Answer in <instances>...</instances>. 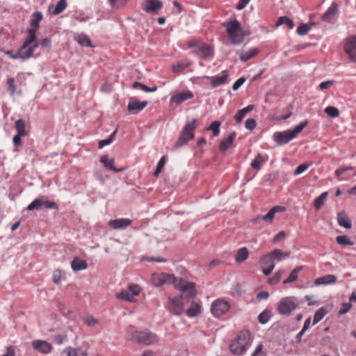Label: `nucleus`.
I'll return each instance as SVG.
<instances>
[{
    "instance_id": "a19ab883",
    "label": "nucleus",
    "mask_w": 356,
    "mask_h": 356,
    "mask_svg": "<svg viewBox=\"0 0 356 356\" xmlns=\"http://www.w3.org/2000/svg\"><path fill=\"white\" fill-rule=\"evenodd\" d=\"M327 314V311L324 307H321L317 309L314 316V320L312 325H314L321 321Z\"/></svg>"
},
{
    "instance_id": "58836bf2",
    "label": "nucleus",
    "mask_w": 356,
    "mask_h": 356,
    "mask_svg": "<svg viewBox=\"0 0 356 356\" xmlns=\"http://www.w3.org/2000/svg\"><path fill=\"white\" fill-rule=\"evenodd\" d=\"M220 124H221L220 122L213 121L207 128V130L211 131L212 132L213 137H216L220 134Z\"/></svg>"
},
{
    "instance_id": "f8f14e48",
    "label": "nucleus",
    "mask_w": 356,
    "mask_h": 356,
    "mask_svg": "<svg viewBox=\"0 0 356 356\" xmlns=\"http://www.w3.org/2000/svg\"><path fill=\"white\" fill-rule=\"evenodd\" d=\"M193 96V93L190 90L179 92L171 96L170 103L180 104L186 100L192 99Z\"/></svg>"
},
{
    "instance_id": "338daca9",
    "label": "nucleus",
    "mask_w": 356,
    "mask_h": 356,
    "mask_svg": "<svg viewBox=\"0 0 356 356\" xmlns=\"http://www.w3.org/2000/svg\"><path fill=\"white\" fill-rule=\"evenodd\" d=\"M309 168V165L306 163H302L300 165H298L296 169L294 171V175H298L302 172H304L305 170H307Z\"/></svg>"
},
{
    "instance_id": "1a4fd4ad",
    "label": "nucleus",
    "mask_w": 356,
    "mask_h": 356,
    "mask_svg": "<svg viewBox=\"0 0 356 356\" xmlns=\"http://www.w3.org/2000/svg\"><path fill=\"white\" fill-rule=\"evenodd\" d=\"M229 308L230 305L228 302L222 299H218L212 302L211 312L214 316L219 317L227 313Z\"/></svg>"
},
{
    "instance_id": "49530a36",
    "label": "nucleus",
    "mask_w": 356,
    "mask_h": 356,
    "mask_svg": "<svg viewBox=\"0 0 356 356\" xmlns=\"http://www.w3.org/2000/svg\"><path fill=\"white\" fill-rule=\"evenodd\" d=\"M129 0H108L110 6L114 9H120L124 7Z\"/></svg>"
},
{
    "instance_id": "8fccbe9b",
    "label": "nucleus",
    "mask_w": 356,
    "mask_h": 356,
    "mask_svg": "<svg viewBox=\"0 0 356 356\" xmlns=\"http://www.w3.org/2000/svg\"><path fill=\"white\" fill-rule=\"evenodd\" d=\"M133 88H140L142 90L146 92H154L157 90V87L156 86H154L153 88H149L141 83H139V82H135L133 84Z\"/></svg>"
},
{
    "instance_id": "5fc2aeb1",
    "label": "nucleus",
    "mask_w": 356,
    "mask_h": 356,
    "mask_svg": "<svg viewBox=\"0 0 356 356\" xmlns=\"http://www.w3.org/2000/svg\"><path fill=\"white\" fill-rule=\"evenodd\" d=\"M325 113L332 118H337L339 115V111L334 106H327L325 109Z\"/></svg>"
},
{
    "instance_id": "37998d69",
    "label": "nucleus",
    "mask_w": 356,
    "mask_h": 356,
    "mask_svg": "<svg viewBox=\"0 0 356 356\" xmlns=\"http://www.w3.org/2000/svg\"><path fill=\"white\" fill-rule=\"evenodd\" d=\"M285 271L283 269L277 270L272 277L268 279V283L271 285L277 284L279 283Z\"/></svg>"
},
{
    "instance_id": "4be33fe9",
    "label": "nucleus",
    "mask_w": 356,
    "mask_h": 356,
    "mask_svg": "<svg viewBox=\"0 0 356 356\" xmlns=\"http://www.w3.org/2000/svg\"><path fill=\"white\" fill-rule=\"evenodd\" d=\"M36 30L29 29L27 31V38L24 40L21 49L24 51L29 46L32 44L37 40Z\"/></svg>"
},
{
    "instance_id": "f3484780",
    "label": "nucleus",
    "mask_w": 356,
    "mask_h": 356,
    "mask_svg": "<svg viewBox=\"0 0 356 356\" xmlns=\"http://www.w3.org/2000/svg\"><path fill=\"white\" fill-rule=\"evenodd\" d=\"M284 211H285V208L284 207L275 206V207H273L272 209H270L266 215L259 216L257 218V220H263L264 221H267L270 223L273 222L274 217H275V214L277 212H283Z\"/></svg>"
},
{
    "instance_id": "f03ea898",
    "label": "nucleus",
    "mask_w": 356,
    "mask_h": 356,
    "mask_svg": "<svg viewBox=\"0 0 356 356\" xmlns=\"http://www.w3.org/2000/svg\"><path fill=\"white\" fill-rule=\"evenodd\" d=\"M252 339L250 330L246 329L241 330L236 337L230 343V352L235 355H242L245 354L251 345Z\"/></svg>"
},
{
    "instance_id": "e2e57ef3",
    "label": "nucleus",
    "mask_w": 356,
    "mask_h": 356,
    "mask_svg": "<svg viewBox=\"0 0 356 356\" xmlns=\"http://www.w3.org/2000/svg\"><path fill=\"white\" fill-rule=\"evenodd\" d=\"M40 45L42 48L49 51L51 48V40L48 38H45L40 41Z\"/></svg>"
},
{
    "instance_id": "c85d7f7f",
    "label": "nucleus",
    "mask_w": 356,
    "mask_h": 356,
    "mask_svg": "<svg viewBox=\"0 0 356 356\" xmlns=\"http://www.w3.org/2000/svg\"><path fill=\"white\" fill-rule=\"evenodd\" d=\"M337 12V5L335 3H332L330 7L323 14L322 18L325 21H330L336 15Z\"/></svg>"
},
{
    "instance_id": "72a5a7b5",
    "label": "nucleus",
    "mask_w": 356,
    "mask_h": 356,
    "mask_svg": "<svg viewBox=\"0 0 356 356\" xmlns=\"http://www.w3.org/2000/svg\"><path fill=\"white\" fill-rule=\"evenodd\" d=\"M258 53V51L256 49H251L248 51L241 52L239 54L240 59L243 62H246L248 60L251 59L254 56H255Z\"/></svg>"
},
{
    "instance_id": "e433bc0d",
    "label": "nucleus",
    "mask_w": 356,
    "mask_h": 356,
    "mask_svg": "<svg viewBox=\"0 0 356 356\" xmlns=\"http://www.w3.org/2000/svg\"><path fill=\"white\" fill-rule=\"evenodd\" d=\"M4 54L13 59L21 58L23 60H27L26 57H25V54L21 47L16 53H13L11 51H5Z\"/></svg>"
},
{
    "instance_id": "20e7f679",
    "label": "nucleus",
    "mask_w": 356,
    "mask_h": 356,
    "mask_svg": "<svg viewBox=\"0 0 356 356\" xmlns=\"http://www.w3.org/2000/svg\"><path fill=\"white\" fill-rule=\"evenodd\" d=\"M187 47L199 58L211 60L214 58L213 47L200 39H192L187 42Z\"/></svg>"
},
{
    "instance_id": "a18cd8bd",
    "label": "nucleus",
    "mask_w": 356,
    "mask_h": 356,
    "mask_svg": "<svg viewBox=\"0 0 356 356\" xmlns=\"http://www.w3.org/2000/svg\"><path fill=\"white\" fill-rule=\"evenodd\" d=\"M190 65L189 63H181L178 62L174 63L172 66V72L175 73H180L181 71L187 68Z\"/></svg>"
},
{
    "instance_id": "c756f323",
    "label": "nucleus",
    "mask_w": 356,
    "mask_h": 356,
    "mask_svg": "<svg viewBox=\"0 0 356 356\" xmlns=\"http://www.w3.org/2000/svg\"><path fill=\"white\" fill-rule=\"evenodd\" d=\"M303 268L302 266L295 268L290 273L289 276L283 282L284 284H290L296 282L299 275V272Z\"/></svg>"
},
{
    "instance_id": "4c0bfd02",
    "label": "nucleus",
    "mask_w": 356,
    "mask_h": 356,
    "mask_svg": "<svg viewBox=\"0 0 356 356\" xmlns=\"http://www.w3.org/2000/svg\"><path fill=\"white\" fill-rule=\"evenodd\" d=\"M116 297L118 299L129 301V302H133L134 300V297L131 294L130 291L127 290H123L120 293H118L116 294Z\"/></svg>"
},
{
    "instance_id": "de8ad7c7",
    "label": "nucleus",
    "mask_w": 356,
    "mask_h": 356,
    "mask_svg": "<svg viewBox=\"0 0 356 356\" xmlns=\"http://www.w3.org/2000/svg\"><path fill=\"white\" fill-rule=\"evenodd\" d=\"M67 3L66 0H59L53 13L55 15L60 14L67 8Z\"/></svg>"
},
{
    "instance_id": "412c9836",
    "label": "nucleus",
    "mask_w": 356,
    "mask_h": 356,
    "mask_svg": "<svg viewBox=\"0 0 356 356\" xmlns=\"http://www.w3.org/2000/svg\"><path fill=\"white\" fill-rule=\"evenodd\" d=\"M337 282V277L334 275H326L323 277H320L317 279H316L314 282V284L316 286H320V285H327V284H332L336 283Z\"/></svg>"
},
{
    "instance_id": "f257e3e1",
    "label": "nucleus",
    "mask_w": 356,
    "mask_h": 356,
    "mask_svg": "<svg viewBox=\"0 0 356 356\" xmlns=\"http://www.w3.org/2000/svg\"><path fill=\"white\" fill-rule=\"evenodd\" d=\"M152 281L156 286L173 284L177 289L188 293L189 296L191 298H194L197 294L195 285L193 282H187L182 278H177L172 274H153Z\"/></svg>"
},
{
    "instance_id": "6e6d98bb",
    "label": "nucleus",
    "mask_w": 356,
    "mask_h": 356,
    "mask_svg": "<svg viewBox=\"0 0 356 356\" xmlns=\"http://www.w3.org/2000/svg\"><path fill=\"white\" fill-rule=\"evenodd\" d=\"M42 206V200L40 199H35L27 207V210L32 211L34 209H39Z\"/></svg>"
},
{
    "instance_id": "b1692460",
    "label": "nucleus",
    "mask_w": 356,
    "mask_h": 356,
    "mask_svg": "<svg viewBox=\"0 0 356 356\" xmlns=\"http://www.w3.org/2000/svg\"><path fill=\"white\" fill-rule=\"evenodd\" d=\"M43 19V15L41 12L40 11H36V12H34L32 15H31V22H30V24H31V29H34V30H36L38 31L40 28V22Z\"/></svg>"
},
{
    "instance_id": "bf43d9fd",
    "label": "nucleus",
    "mask_w": 356,
    "mask_h": 356,
    "mask_svg": "<svg viewBox=\"0 0 356 356\" xmlns=\"http://www.w3.org/2000/svg\"><path fill=\"white\" fill-rule=\"evenodd\" d=\"M83 321L86 325L90 327L95 326L98 323V321L91 316L85 317Z\"/></svg>"
},
{
    "instance_id": "9d476101",
    "label": "nucleus",
    "mask_w": 356,
    "mask_h": 356,
    "mask_svg": "<svg viewBox=\"0 0 356 356\" xmlns=\"http://www.w3.org/2000/svg\"><path fill=\"white\" fill-rule=\"evenodd\" d=\"M163 7V3L159 0H146L142 4V9L147 13H157Z\"/></svg>"
},
{
    "instance_id": "052dcab7",
    "label": "nucleus",
    "mask_w": 356,
    "mask_h": 356,
    "mask_svg": "<svg viewBox=\"0 0 356 356\" xmlns=\"http://www.w3.org/2000/svg\"><path fill=\"white\" fill-rule=\"evenodd\" d=\"M7 85L11 95H13L16 90V86L13 78H8L7 80Z\"/></svg>"
},
{
    "instance_id": "4d7b16f0",
    "label": "nucleus",
    "mask_w": 356,
    "mask_h": 356,
    "mask_svg": "<svg viewBox=\"0 0 356 356\" xmlns=\"http://www.w3.org/2000/svg\"><path fill=\"white\" fill-rule=\"evenodd\" d=\"M270 319V315L267 311H263L258 316V321L261 324L266 323Z\"/></svg>"
},
{
    "instance_id": "6ab92c4d",
    "label": "nucleus",
    "mask_w": 356,
    "mask_h": 356,
    "mask_svg": "<svg viewBox=\"0 0 356 356\" xmlns=\"http://www.w3.org/2000/svg\"><path fill=\"white\" fill-rule=\"evenodd\" d=\"M268 254L274 262L275 261H282L290 256V252H283L280 249H274Z\"/></svg>"
},
{
    "instance_id": "2eb2a0df",
    "label": "nucleus",
    "mask_w": 356,
    "mask_h": 356,
    "mask_svg": "<svg viewBox=\"0 0 356 356\" xmlns=\"http://www.w3.org/2000/svg\"><path fill=\"white\" fill-rule=\"evenodd\" d=\"M147 105L146 101H139L138 99H131L127 105V109L129 111L133 113H137L138 112L144 109Z\"/></svg>"
},
{
    "instance_id": "864d4df0",
    "label": "nucleus",
    "mask_w": 356,
    "mask_h": 356,
    "mask_svg": "<svg viewBox=\"0 0 356 356\" xmlns=\"http://www.w3.org/2000/svg\"><path fill=\"white\" fill-rule=\"evenodd\" d=\"M308 122L307 120L301 122L299 124L294 127L293 129H291V132L294 135V138L300 133L303 129L307 125Z\"/></svg>"
},
{
    "instance_id": "423d86ee",
    "label": "nucleus",
    "mask_w": 356,
    "mask_h": 356,
    "mask_svg": "<svg viewBox=\"0 0 356 356\" xmlns=\"http://www.w3.org/2000/svg\"><path fill=\"white\" fill-rule=\"evenodd\" d=\"M128 339L139 344L151 346L159 342V338L156 334L148 330L135 331L131 332Z\"/></svg>"
},
{
    "instance_id": "c03bdc74",
    "label": "nucleus",
    "mask_w": 356,
    "mask_h": 356,
    "mask_svg": "<svg viewBox=\"0 0 356 356\" xmlns=\"http://www.w3.org/2000/svg\"><path fill=\"white\" fill-rule=\"evenodd\" d=\"M327 195H328L327 192H323V193H321L318 197H317L314 200V206L316 210H318L323 206L324 201H325V198L327 197Z\"/></svg>"
},
{
    "instance_id": "79ce46f5",
    "label": "nucleus",
    "mask_w": 356,
    "mask_h": 356,
    "mask_svg": "<svg viewBox=\"0 0 356 356\" xmlns=\"http://www.w3.org/2000/svg\"><path fill=\"white\" fill-rule=\"evenodd\" d=\"M259 263L262 266L268 267L273 266L275 268V264L268 253L263 255L259 260Z\"/></svg>"
},
{
    "instance_id": "0e129e2a",
    "label": "nucleus",
    "mask_w": 356,
    "mask_h": 356,
    "mask_svg": "<svg viewBox=\"0 0 356 356\" xmlns=\"http://www.w3.org/2000/svg\"><path fill=\"white\" fill-rule=\"evenodd\" d=\"M352 307V304L351 302H344L342 304V307L340 309L339 312V314L340 315H343V314H346L348 312L350 311V309H351Z\"/></svg>"
},
{
    "instance_id": "bb28decb",
    "label": "nucleus",
    "mask_w": 356,
    "mask_h": 356,
    "mask_svg": "<svg viewBox=\"0 0 356 356\" xmlns=\"http://www.w3.org/2000/svg\"><path fill=\"white\" fill-rule=\"evenodd\" d=\"M71 266L73 270L79 271L86 269L88 264L85 260H83L79 257H75L71 262Z\"/></svg>"
},
{
    "instance_id": "dca6fc26",
    "label": "nucleus",
    "mask_w": 356,
    "mask_h": 356,
    "mask_svg": "<svg viewBox=\"0 0 356 356\" xmlns=\"http://www.w3.org/2000/svg\"><path fill=\"white\" fill-rule=\"evenodd\" d=\"M132 223V220L129 218H118L111 220L108 222V225L114 229H125Z\"/></svg>"
},
{
    "instance_id": "f704fd0d",
    "label": "nucleus",
    "mask_w": 356,
    "mask_h": 356,
    "mask_svg": "<svg viewBox=\"0 0 356 356\" xmlns=\"http://www.w3.org/2000/svg\"><path fill=\"white\" fill-rule=\"evenodd\" d=\"M248 250L246 248H240L236 254L235 259L238 263H241L248 257Z\"/></svg>"
},
{
    "instance_id": "a211bd4d",
    "label": "nucleus",
    "mask_w": 356,
    "mask_h": 356,
    "mask_svg": "<svg viewBox=\"0 0 356 356\" xmlns=\"http://www.w3.org/2000/svg\"><path fill=\"white\" fill-rule=\"evenodd\" d=\"M236 134L235 132L229 134L227 137L223 138L219 144V149L221 152H225L230 148L236 138Z\"/></svg>"
},
{
    "instance_id": "ddd939ff",
    "label": "nucleus",
    "mask_w": 356,
    "mask_h": 356,
    "mask_svg": "<svg viewBox=\"0 0 356 356\" xmlns=\"http://www.w3.org/2000/svg\"><path fill=\"white\" fill-rule=\"evenodd\" d=\"M32 346L35 350L42 354H48L52 350L51 344L43 340H33L32 341Z\"/></svg>"
},
{
    "instance_id": "473e14b6",
    "label": "nucleus",
    "mask_w": 356,
    "mask_h": 356,
    "mask_svg": "<svg viewBox=\"0 0 356 356\" xmlns=\"http://www.w3.org/2000/svg\"><path fill=\"white\" fill-rule=\"evenodd\" d=\"M286 25L289 29H293L294 24L293 21L286 16L280 17L276 22V26Z\"/></svg>"
},
{
    "instance_id": "ea45409f",
    "label": "nucleus",
    "mask_w": 356,
    "mask_h": 356,
    "mask_svg": "<svg viewBox=\"0 0 356 356\" xmlns=\"http://www.w3.org/2000/svg\"><path fill=\"white\" fill-rule=\"evenodd\" d=\"M266 161V159H265L261 154H258L255 159L252 161L251 167L254 170H259L261 168V164Z\"/></svg>"
},
{
    "instance_id": "5701e85b",
    "label": "nucleus",
    "mask_w": 356,
    "mask_h": 356,
    "mask_svg": "<svg viewBox=\"0 0 356 356\" xmlns=\"http://www.w3.org/2000/svg\"><path fill=\"white\" fill-rule=\"evenodd\" d=\"M36 30L29 29L27 31V38L24 40L21 49L24 51L29 46L32 44L37 40Z\"/></svg>"
},
{
    "instance_id": "cd10ccee",
    "label": "nucleus",
    "mask_w": 356,
    "mask_h": 356,
    "mask_svg": "<svg viewBox=\"0 0 356 356\" xmlns=\"http://www.w3.org/2000/svg\"><path fill=\"white\" fill-rule=\"evenodd\" d=\"M338 224L346 229H350L352 227V223L348 216L344 213H340L337 215Z\"/></svg>"
},
{
    "instance_id": "774afa93",
    "label": "nucleus",
    "mask_w": 356,
    "mask_h": 356,
    "mask_svg": "<svg viewBox=\"0 0 356 356\" xmlns=\"http://www.w3.org/2000/svg\"><path fill=\"white\" fill-rule=\"evenodd\" d=\"M79 350V349H76L70 346L65 349V352L67 353V356H78Z\"/></svg>"
},
{
    "instance_id": "4468645a",
    "label": "nucleus",
    "mask_w": 356,
    "mask_h": 356,
    "mask_svg": "<svg viewBox=\"0 0 356 356\" xmlns=\"http://www.w3.org/2000/svg\"><path fill=\"white\" fill-rule=\"evenodd\" d=\"M294 138V135L288 129L283 132H277L274 134V140L279 145H284Z\"/></svg>"
},
{
    "instance_id": "3c124183",
    "label": "nucleus",
    "mask_w": 356,
    "mask_h": 356,
    "mask_svg": "<svg viewBox=\"0 0 356 356\" xmlns=\"http://www.w3.org/2000/svg\"><path fill=\"white\" fill-rule=\"evenodd\" d=\"M117 132V130H115L108 138L102 140L99 142V148H102L104 146L110 145L113 140L115 138V135Z\"/></svg>"
},
{
    "instance_id": "7c9ffc66",
    "label": "nucleus",
    "mask_w": 356,
    "mask_h": 356,
    "mask_svg": "<svg viewBox=\"0 0 356 356\" xmlns=\"http://www.w3.org/2000/svg\"><path fill=\"white\" fill-rule=\"evenodd\" d=\"M15 127L17 131V134L19 136L27 135V131H26V123L25 121L22 119H19L15 122Z\"/></svg>"
},
{
    "instance_id": "39448f33",
    "label": "nucleus",
    "mask_w": 356,
    "mask_h": 356,
    "mask_svg": "<svg viewBox=\"0 0 356 356\" xmlns=\"http://www.w3.org/2000/svg\"><path fill=\"white\" fill-rule=\"evenodd\" d=\"M198 124L199 120L197 119H193L191 121L186 122L179 134L177 141L175 144V149L180 148L194 138V131L197 127Z\"/></svg>"
},
{
    "instance_id": "9b49d317",
    "label": "nucleus",
    "mask_w": 356,
    "mask_h": 356,
    "mask_svg": "<svg viewBox=\"0 0 356 356\" xmlns=\"http://www.w3.org/2000/svg\"><path fill=\"white\" fill-rule=\"evenodd\" d=\"M344 49L350 58L356 62V35L351 36L346 40Z\"/></svg>"
},
{
    "instance_id": "09e8293b",
    "label": "nucleus",
    "mask_w": 356,
    "mask_h": 356,
    "mask_svg": "<svg viewBox=\"0 0 356 356\" xmlns=\"http://www.w3.org/2000/svg\"><path fill=\"white\" fill-rule=\"evenodd\" d=\"M39 45V43L37 41V40H35V42H34L32 44H31L30 46H29L24 51V54H25V57H26L27 59L30 58L31 57H32L35 49L38 47Z\"/></svg>"
},
{
    "instance_id": "393cba45",
    "label": "nucleus",
    "mask_w": 356,
    "mask_h": 356,
    "mask_svg": "<svg viewBox=\"0 0 356 356\" xmlns=\"http://www.w3.org/2000/svg\"><path fill=\"white\" fill-rule=\"evenodd\" d=\"M100 162L111 170L118 172L122 171V169H118L114 165V159L109 158L107 155L102 156L100 159Z\"/></svg>"
},
{
    "instance_id": "603ef678",
    "label": "nucleus",
    "mask_w": 356,
    "mask_h": 356,
    "mask_svg": "<svg viewBox=\"0 0 356 356\" xmlns=\"http://www.w3.org/2000/svg\"><path fill=\"white\" fill-rule=\"evenodd\" d=\"M312 27L307 24H301L297 29V33L300 35H305L308 33Z\"/></svg>"
},
{
    "instance_id": "0eeeda50",
    "label": "nucleus",
    "mask_w": 356,
    "mask_h": 356,
    "mask_svg": "<svg viewBox=\"0 0 356 356\" xmlns=\"http://www.w3.org/2000/svg\"><path fill=\"white\" fill-rule=\"evenodd\" d=\"M302 302V300L298 301L296 297H286L281 299L277 309L280 314L289 315Z\"/></svg>"
},
{
    "instance_id": "13d9d810",
    "label": "nucleus",
    "mask_w": 356,
    "mask_h": 356,
    "mask_svg": "<svg viewBox=\"0 0 356 356\" xmlns=\"http://www.w3.org/2000/svg\"><path fill=\"white\" fill-rule=\"evenodd\" d=\"M266 354L264 351V346L261 343L258 344L254 350V351L252 353L251 356H266Z\"/></svg>"
},
{
    "instance_id": "680f3d73",
    "label": "nucleus",
    "mask_w": 356,
    "mask_h": 356,
    "mask_svg": "<svg viewBox=\"0 0 356 356\" xmlns=\"http://www.w3.org/2000/svg\"><path fill=\"white\" fill-rule=\"evenodd\" d=\"M165 162H166L165 156L161 157V159L159 160L158 164H157V166H156V170H155V172H154L155 175H158L161 172L162 168H163V166L165 164Z\"/></svg>"
},
{
    "instance_id": "7ed1b4c3",
    "label": "nucleus",
    "mask_w": 356,
    "mask_h": 356,
    "mask_svg": "<svg viewBox=\"0 0 356 356\" xmlns=\"http://www.w3.org/2000/svg\"><path fill=\"white\" fill-rule=\"evenodd\" d=\"M225 28L227 36L233 45H239L243 43L245 35L241 24L235 17L230 18L222 24Z\"/></svg>"
},
{
    "instance_id": "69168bd1",
    "label": "nucleus",
    "mask_w": 356,
    "mask_h": 356,
    "mask_svg": "<svg viewBox=\"0 0 356 356\" xmlns=\"http://www.w3.org/2000/svg\"><path fill=\"white\" fill-rule=\"evenodd\" d=\"M257 125L256 121L254 119L249 118L245 122V127L248 130H253Z\"/></svg>"
},
{
    "instance_id": "a878e982",
    "label": "nucleus",
    "mask_w": 356,
    "mask_h": 356,
    "mask_svg": "<svg viewBox=\"0 0 356 356\" xmlns=\"http://www.w3.org/2000/svg\"><path fill=\"white\" fill-rule=\"evenodd\" d=\"M201 310V305L193 301L191 302L190 307L186 309V314L188 317H195L200 314Z\"/></svg>"
},
{
    "instance_id": "aec40b11",
    "label": "nucleus",
    "mask_w": 356,
    "mask_h": 356,
    "mask_svg": "<svg viewBox=\"0 0 356 356\" xmlns=\"http://www.w3.org/2000/svg\"><path fill=\"white\" fill-rule=\"evenodd\" d=\"M222 74L221 76H213L209 77L211 79V85L213 88H216L218 86L224 85L228 78V74L225 71L222 72Z\"/></svg>"
},
{
    "instance_id": "2f4dec72",
    "label": "nucleus",
    "mask_w": 356,
    "mask_h": 356,
    "mask_svg": "<svg viewBox=\"0 0 356 356\" xmlns=\"http://www.w3.org/2000/svg\"><path fill=\"white\" fill-rule=\"evenodd\" d=\"M76 41L83 47H92L91 41L89 37L84 34L80 33L75 38Z\"/></svg>"
},
{
    "instance_id": "6e6552de",
    "label": "nucleus",
    "mask_w": 356,
    "mask_h": 356,
    "mask_svg": "<svg viewBox=\"0 0 356 356\" xmlns=\"http://www.w3.org/2000/svg\"><path fill=\"white\" fill-rule=\"evenodd\" d=\"M165 307L171 314L175 316L181 315L184 311L182 296L169 297Z\"/></svg>"
},
{
    "instance_id": "c9c22d12",
    "label": "nucleus",
    "mask_w": 356,
    "mask_h": 356,
    "mask_svg": "<svg viewBox=\"0 0 356 356\" xmlns=\"http://www.w3.org/2000/svg\"><path fill=\"white\" fill-rule=\"evenodd\" d=\"M336 241L339 245L343 247L354 245V242L350 239V237L347 236L346 235H341L337 236Z\"/></svg>"
}]
</instances>
